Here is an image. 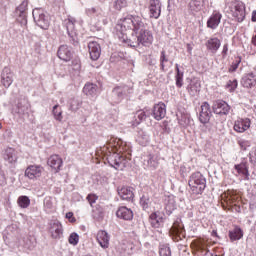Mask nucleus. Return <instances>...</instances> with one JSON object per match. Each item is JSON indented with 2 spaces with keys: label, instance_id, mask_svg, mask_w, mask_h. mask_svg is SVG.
Segmentation results:
<instances>
[{
  "label": "nucleus",
  "instance_id": "obj_13",
  "mask_svg": "<svg viewBox=\"0 0 256 256\" xmlns=\"http://www.w3.org/2000/svg\"><path fill=\"white\" fill-rule=\"evenodd\" d=\"M3 159L9 163V165H15L19 159V153L17 150H15V148L8 147L4 149Z\"/></svg>",
  "mask_w": 256,
  "mask_h": 256
},
{
  "label": "nucleus",
  "instance_id": "obj_55",
  "mask_svg": "<svg viewBox=\"0 0 256 256\" xmlns=\"http://www.w3.org/2000/svg\"><path fill=\"white\" fill-rule=\"evenodd\" d=\"M250 161H251V163L256 165V148H252V150L250 152Z\"/></svg>",
  "mask_w": 256,
  "mask_h": 256
},
{
  "label": "nucleus",
  "instance_id": "obj_57",
  "mask_svg": "<svg viewBox=\"0 0 256 256\" xmlns=\"http://www.w3.org/2000/svg\"><path fill=\"white\" fill-rule=\"evenodd\" d=\"M227 51H229V47L226 45L223 46L222 55L225 57L227 55Z\"/></svg>",
  "mask_w": 256,
  "mask_h": 256
},
{
  "label": "nucleus",
  "instance_id": "obj_4",
  "mask_svg": "<svg viewBox=\"0 0 256 256\" xmlns=\"http://www.w3.org/2000/svg\"><path fill=\"white\" fill-rule=\"evenodd\" d=\"M32 15L35 24L40 27V29H49V25H51V18L49 17V14L45 12V10L42 8H35L32 11Z\"/></svg>",
  "mask_w": 256,
  "mask_h": 256
},
{
  "label": "nucleus",
  "instance_id": "obj_41",
  "mask_svg": "<svg viewBox=\"0 0 256 256\" xmlns=\"http://www.w3.org/2000/svg\"><path fill=\"white\" fill-rule=\"evenodd\" d=\"M127 5H128L127 0H115L113 3V7L115 11H122V9H125Z\"/></svg>",
  "mask_w": 256,
  "mask_h": 256
},
{
  "label": "nucleus",
  "instance_id": "obj_33",
  "mask_svg": "<svg viewBox=\"0 0 256 256\" xmlns=\"http://www.w3.org/2000/svg\"><path fill=\"white\" fill-rule=\"evenodd\" d=\"M177 120L181 127H188V125L191 123V117L189 114H185L183 112H179L177 114Z\"/></svg>",
  "mask_w": 256,
  "mask_h": 256
},
{
  "label": "nucleus",
  "instance_id": "obj_62",
  "mask_svg": "<svg viewBox=\"0 0 256 256\" xmlns=\"http://www.w3.org/2000/svg\"><path fill=\"white\" fill-rule=\"evenodd\" d=\"M74 221H75V218H72V219H71V223H73Z\"/></svg>",
  "mask_w": 256,
  "mask_h": 256
},
{
  "label": "nucleus",
  "instance_id": "obj_39",
  "mask_svg": "<svg viewBox=\"0 0 256 256\" xmlns=\"http://www.w3.org/2000/svg\"><path fill=\"white\" fill-rule=\"evenodd\" d=\"M17 203L21 209H27L31 205V200L27 196H20Z\"/></svg>",
  "mask_w": 256,
  "mask_h": 256
},
{
  "label": "nucleus",
  "instance_id": "obj_10",
  "mask_svg": "<svg viewBox=\"0 0 256 256\" xmlns=\"http://www.w3.org/2000/svg\"><path fill=\"white\" fill-rule=\"evenodd\" d=\"M57 55L61 61H65L67 63L73 59V48L66 44L61 45L58 48Z\"/></svg>",
  "mask_w": 256,
  "mask_h": 256
},
{
  "label": "nucleus",
  "instance_id": "obj_2",
  "mask_svg": "<svg viewBox=\"0 0 256 256\" xmlns=\"http://www.w3.org/2000/svg\"><path fill=\"white\" fill-rule=\"evenodd\" d=\"M102 153L107 157L111 167L123 171V168L127 165V155H131V143L112 137L102 148Z\"/></svg>",
  "mask_w": 256,
  "mask_h": 256
},
{
  "label": "nucleus",
  "instance_id": "obj_17",
  "mask_svg": "<svg viewBox=\"0 0 256 256\" xmlns=\"http://www.w3.org/2000/svg\"><path fill=\"white\" fill-rule=\"evenodd\" d=\"M49 231L52 239H61L63 237V225L57 220L50 223Z\"/></svg>",
  "mask_w": 256,
  "mask_h": 256
},
{
  "label": "nucleus",
  "instance_id": "obj_49",
  "mask_svg": "<svg viewBox=\"0 0 256 256\" xmlns=\"http://www.w3.org/2000/svg\"><path fill=\"white\" fill-rule=\"evenodd\" d=\"M147 165L148 167H153L154 169L157 167L158 162H157V159H155V156L153 155L148 156Z\"/></svg>",
  "mask_w": 256,
  "mask_h": 256
},
{
  "label": "nucleus",
  "instance_id": "obj_31",
  "mask_svg": "<svg viewBox=\"0 0 256 256\" xmlns=\"http://www.w3.org/2000/svg\"><path fill=\"white\" fill-rule=\"evenodd\" d=\"M203 8V0H191L188 4V9L190 13L195 14L199 13Z\"/></svg>",
  "mask_w": 256,
  "mask_h": 256
},
{
  "label": "nucleus",
  "instance_id": "obj_19",
  "mask_svg": "<svg viewBox=\"0 0 256 256\" xmlns=\"http://www.w3.org/2000/svg\"><path fill=\"white\" fill-rule=\"evenodd\" d=\"M165 222V214L159 211L154 212L150 215V223L154 229H159V227H163V223Z\"/></svg>",
  "mask_w": 256,
  "mask_h": 256
},
{
  "label": "nucleus",
  "instance_id": "obj_28",
  "mask_svg": "<svg viewBox=\"0 0 256 256\" xmlns=\"http://www.w3.org/2000/svg\"><path fill=\"white\" fill-rule=\"evenodd\" d=\"M47 163L49 167L54 169V171H59L61 169V165H63V159H61L59 155H52L49 157Z\"/></svg>",
  "mask_w": 256,
  "mask_h": 256
},
{
  "label": "nucleus",
  "instance_id": "obj_1",
  "mask_svg": "<svg viewBox=\"0 0 256 256\" xmlns=\"http://www.w3.org/2000/svg\"><path fill=\"white\" fill-rule=\"evenodd\" d=\"M119 40L129 47H149L153 45V33L147 30L141 16H127L116 25Z\"/></svg>",
  "mask_w": 256,
  "mask_h": 256
},
{
  "label": "nucleus",
  "instance_id": "obj_23",
  "mask_svg": "<svg viewBox=\"0 0 256 256\" xmlns=\"http://www.w3.org/2000/svg\"><path fill=\"white\" fill-rule=\"evenodd\" d=\"M116 217L124 221H131V219H133V210L122 206L116 211Z\"/></svg>",
  "mask_w": 256,
  "mask_h": 256
},
{
  "label": "nucleus",
  "instance_id": "obj_25",
  "mask_svg": "<svg viewBox=\"0 0 256 256\" xmlns=\"http://www.w3.org/2000/svg\"><path fill=\"white\" fill-rule=\"evenodd\" d=\"M165 211L167 215H171L175 211L177 204L175 202V196L169 195L164 199Z\"/></svg>",
  "mask_w": 256,
  "mask_h": 256
},
{
  "label": "nucleus",
  "instance_id": "obj_14",
  "mask_svg": "<svg viewBox=\"0 0 256 256\" xmlns=\"http://www.w3.org/2000/svg\"><path fill=\"white\" fill-rule=\"evenodd\" d=\"M211 115V105H209L207 102H203L199 114L200 123H203V125L209 123L211 120Z\"/></svg>",
  "mask_w": 256,
  "mask_h": 256
},
{
  "label": "nucleus",
  "instance_id": "obj_34",
  "mask_svg": "<svg viewBox=\"0 0 256 256\" xmlns=\"http://www.w3.org/2000/svg\"><path fill=\"white\" fill-rule=\"evenodd\" d=\"M199 91H201V82L199 81H191L190 85L188 86V92L192 97L195 95H199Z\"/></svg>",
  "mask_w": 256,
  "mask_h": 256
},
{
  "label": "nucleus",
  "instance_id": "obj_32",
  "mask_svg": "<svg viewBox=\"0 0 256 256\" xmlns=\"http://www.w3.org/2000/svg\"><path fill=\"white\" fill-rule=\"evenodd\" d=\"M83 93L87 95V97H96L97 96V84L87 83L83 87Z\"/></svg>",
  "mask_w": 256,
  "mask_h": 256
},
{
  "label": "nucleus",
  "instance_id": "obj_45",
  "mask_svg": "<svg viewBox=\"0 0 256 256\" xmlns=\"http://www.w3.org/2000/svg\"><path fill=\"white\" fill-rule=\"evenodd\" d=\"M237 85H238L237 79L229 80L226 84V89H228L230 93H233V91L237 89Z\"/></svg>",
  "mask_w": 256,
  "mask_h": 256
},
{
  "label": "nucleus",
  "instance_id": "obj_11",
  "mask_svg": "<svg viewBox=\"0 0 256 256\" xmlns=\"http://www.w3.org/2000/svg\"><path fill=\"white\" fill-rule=\"evenodd\" d=\"M161 0H150L148 9L149 15L152 19H159L161 17Z\"/></svg>",
  "mask_w": 256,
  "mask_h": 256
},
{
  "label": "nucleus",
  "instance_id": "obj_43",
  "mask_svg": "<svg viewBox=\"0 0 256 256\" xmlns=\"http://www.w3.org/2000/svg\"><path fill=\"white\" fill-rule=\"evenodd\" d=\"M240 64H241V57H236L228 69L229 73H235V71L239 69Z\"/></svg>",
  "mask_w": 256,
  "mask_h": 256
},
{
  "label": "nucleus",
  "instance_id": "obj_52",
  "mask_svg": "<svg viewBox=\"0 0 256 256\" xmlns=\"http://www.w3.org/2000/svg\"><path fill=\"white\" fill-rule=\"evenodd\" d=\"M72 67L74 71H81V61L79 59H75L72 61Z\"/></svg>",
  "mask_w": 256,
  "mask_h": 256
},
{
  "label": "nucleus",
  "instance_id": "obj_36",
  "mask_svg": "<svg viewBox=\"0 0 256 256\" xmlns=\"http://www.w3.org/2000/svg\"><path fill=\"white\" fill-rule=\"evenodd\" d=\"M171 235H181L183 233V224L181 219L176 220L170 228Z\"/></svg>",
  "mask_w": 256,
  "mask_h": 256
},
{
  "label": "nucleus",
  "instance_id": "obj_58",
  "mask_svg": "<svg viewBox=\"0 0 256 256\" xmlns=\"http://www.w3.org/2000/svg\"><path fill=\"white\" fill-rule=\"evenodd\" d=\"M0 185H7V180H5V176H2L1 180H0Z\"/></svg>",
  "mask_w": 256,
  "mask_h": 256
},
{
  "label": "nucleus",
  "instance_id": "obj_24",
  "mask_svg": "<svg viewBox=\"0 0 256 256\" xmlns=\"http://www.w3.org/2000/svg\"><path fill=\"white\" fill-rule=\"evenodd\" d=\"M118 195L123 199V201H131L135 194L133 193V188L129 186H123L122 188H118Z\"/></svg>",
  "mask_w": 256,
  "mask_h": 256
},
{
  "label": "nucleus",
  "instance_id": "obj_16",
  "mask_svg": "<svg viewBox=\"0 0 256 256\" xmlns=\"http://www.w3.org/2000/svg\"><path fill=\"white\" fill-rule=\"evenodd\" d=\"M251 127V119L249 118H238L234 122V131L236 133H245Z\"/></svg>",
  "mask_w": 256,
  "mask_h": 256
},
{
  "label": "nucleus",
  "instance_id": "obj_35",
  "mask_svg": "<svg viewBox=\"0 0 256 256\" xmlns=\"http://www.w3.org/2000/svg\"><path fill=\"white\" fill-rule=\"evenodd\" d=\"M136 141L139 145H142V147H146V145H149L150 141L149 134L143 131L138 132Z\"/></svg>",
  "mask_w": 256,
  "mask_h": 256
},
{
  "label": "nucleus",
  "instance_id": "obj_8",
  "mask_svg": "<svg viewBox=\"0 0 256 256\" xmlns=\"http://www.w3.org/2000/svg\"><path fill=\"white\" fill-rule=\"evenodd\" d=\"M212 109L216 115H229L231 106L223 100H217L213 103Z\"/></svg>",
  "mask_w": 256,
  "mask_h": 256
},
{
  "label": "nucleus",
  "instance_id": "obj_38",
  "mask_svg": "<svg viewBox=\"0 0 256 256\" xmlns=\"http://www.w3.org/2000/svg\"><path fill=\"white\" fill-rule=\"evenodd\" d=\"M176 67V87H183V71L179 69V64H175Z\"/></svg>",
  "mask_w": 256,
  "mask_h": 256
},
{
  "label": "nucleus",
  "instance_id": "obj_3",
  "mask_svg": "<svg viewBox=\"0 0 256 256\" xmlns=\"http://www.w3.org/2000/svg\"><path fill=\"white\" fill-rule=\"evenodd\" d=\"M188 185L193 195H203V191L207 187V179L201 172H196L190 176Z\"/></svg>",
  "mask_w": 256,
  "mask_h": 256
},
{
  "label": "nucleus",
  "instance_id": "obj_61",
  "mask_svg": "<svg viewBox=\"0 0 256 256\" xmlns=\"http://www.w3.org/2000/svg\"><path fill=\"white\" fill-rule=\"evenodd\" d=\"M0 129H3V124L0 123Z\"/></svg>",
  "mask_w": 256,
  "mask_h": 256
},
{
  "label": "nucleus",
  "instance_id": "obj_18",
  "mask_svg": "<svg viewBox=\"0 0 256 256\" xmlns=\"http://www.w3.org/2000/svg\"><path fill=\"white\" fill-rule=\"evenodd\" d=\"M1 83H2L3 87H5L6 89H9V87H11V85H13V72H11V68L5 67L2 70Z\"/></svg>",
  "mask_w": 256,
  "mask_h": 256
},
{
  "label": "nucleus",
  "instance_id": "obj_59",
  "mask_svg": "<svg viewBox=\"0 0 256 256\" xmlns=\"http://www.w3.org/2000/svg\"><path fill=\"white\" fill-rule=\"evenodd\" d=\"M252 21L253 23H256V10L252 11Z\"/></svg>",
  "mask_w": 256,
  "mask_h": 256
},
{
  "label": "nucleus",
  "instance_id": "obj_30",
  "mask_svg": "<svg viewBox=\"0 0 256 256\" xmlns=\"http://www.w3.org/2000/svg\"><path fill=\"white\" fill-rule=\"evenodd\" d=\"M229 238L232 243L233 241H239L240 239H243V230L241 227L235 226L234 229L230 230Z\"/></svg>",
  "mask_w": 256,
  "mask_h": 256
},
{
  "label": "nucleus",
  "instance_id": "obj_60",
  "mask_svg": "<svg viewBox=\"0 0 256 256\" xmlns=\"http://www.w3.org/2000/svg\"><path fill=\"white\" fill-rule=\"evenodd\" d=\"M66 219H73V212L66 213Z\"/></svg>",
  "mask_w": 256,
  "mask_h": 256
},
{
  "label": "nucleus",
  "instance_id": "obj_54",
  "mask_svg": "<svg viewBox=\"0 0 256 256\" xmlns=\"http://www.w3.org/2000/svg\"><path fill=\"white\" fill-rule=\"evenodd\" d=\"M98 197L95 194H89L87 196V201L89 202V204L91 205V207H93V203H95L97 201Z\"/></svg>",
  "mask_w": 256,
  "mask_h": 256
},
{
  "label": "nucleus",
  "instance_id": "obj_15",
  "mask_svg": "<svg viewBox=\"0 0 256 256\" xmlns=\"http://www.w3.org/2000/svg\"><path fill=\"white\" fill-rule=\"evenodd\" d=\"M152 115L154 119H156V121H161V119H165V116L167 115V106L165 105V103L160 102L154 105Z\"/></svg>",
  "mask_w": 256,
  "mask_h": 256
},
{
  "label": "nucleus",
  "instance_id": "obj_29",
  "mask_svg": "<svg viewBox=\"0 0 256 256\" xmlns=\"http://www.w3.org/2000/svg\"><path fill=\"white\" fill-rule=\"evenodd\" d=\"M234 169L237 171L238 175L244 176L245 181H249V166H247V162L234 165Z\"/></svg>",
  "mask_w": 256,
  "mask_h": 256
},
{
  "label": "nucleus",
  "instance_id": "obj_27",
  "mask_svg": "<svg viewBox=\"0 0 256 256\" xmlns=\"http://www.w3.org/2000/svg\"><path fill=\"white\" fill-rule=\"evenodd\" d=\"M241 84L243 87H246L247 89H251V87H255L256 85V74L248 73L246 74L241 81Z\"/></svg>",
  "mask_w": 256,
  "mask_h": 256
},
{
  "label": "nucleus",
  "instance_id": "obj_53",
  "mask_svg": "<svg viewBox=\"0 0 256 256\" xmlns=\"http://www.w3.org/2000/svg\"><path fill=\"white\" fill-rule=\"evenodd\" d=\"M149 114H147V112L140 110L136 113L137 118L139 119V121H145V119H147Z\"/></svg>",
  "mask_w": 256,
  "mask_h": 256
},
{
  "label": "nucleus",
  "instance_id": "obj_42",
  "mask_svg": "<svg viewBox=\"0 0 256 256\" xmlns=\"http://www.w3.org/2000/svg\"><path fill=\"white\" fill-rule=\"evenodd\" d=\"M159 255L160 256H171V248L169 247V244L160 245Z\"/></svg>",
  "mask_w": 256,
  "mask_h": 256
},
{
  "label": "nucleus",
  "instance_id": "obj_20",
  "mask_svg": "<svg viewBox=\"0 0 256 256\" xmlns=\"http://www.w3.org/2000/svg\"><path fill=\"white\" fill-rule=\"evenodd\" d=\"M88 49L90 54V59L92 61H97L101 57V45L98 42L92 41L88 43Z\"/></svg>",
  "mask_w": 256,
  "mask_h": 256
},
{
  "label": "nucleus",
  "instance_id": "obj_50",
  "mask_svg": "<svg viewBox=\"0 0 256 256\" xmlns=\"http://www.w3.org/2000/svg\"><path fill=\"white\" fill-rule=\"evenodd\" d=\"M81 107V104L79 103V100L72 99L70 100V109L71 111H77Z\"/></svg>",
  "mask_w": 256,
  "mask_h": 256
},
{
  "label": "nucleus",
  "instance_id": "obj_44",
  "mask_svg": "<svg viewBox=\"0 0 256 256\" xmlns=\"http://www.w3.org/2000/svg\"><path fill=\"white\" fill-rule=\"evenodd\" d=\"M59 109V105H55L53 107V110H52V113H53V116H54V119H56V121H63V112L57 110Z\"/></svg>",
  "mask_w": 256,
  "mask_h": 256
},
{
  "label": "nucleus",
  "instance_id": "obj_46",
  "mask_svg": "<svg viewBox=\"0 0 256 256\" xmlns=\"http://www.w3.org/2000/svg\"><path fill=\"white\" fill-rule=\"evenodd\" d=\"M238 145L242 149V151H247L249 147H251V141L245 140V139H240L238 140Z\"/></svg>",
  "mask_w": 256,
  "mask_h": 256
},
{
  "label": "nucleus",
  "instance_id": "obj_26",
  "mask_svg": "<svg viewBox=\"0 0 256 256\" xmlns=\"http://www.w3.org/2000/svg\"><path fill=\"white\" fill-rule=\"evenodd\" d=\"M219 47H221V40H219L217 37L210 38L206 42V48L211 53H217V51H219Z\"/></svg>",
  "mask_w": 256,
  "mask_h": 256
},
{
  "label": "nucleus",
  "instance_id": "obj_22",
  "mask_svg": "<svg viewBox=\"0 0 256 256\" xmlns=\"http://www.w3.org/2000/svg\"><path fill=\"white\" fill-rule=\"evenodd\" d=\"M96 240L102 249H109L110 237L109 233H107L105 230L98 231Z\"/></svg>",
  "mask_w": 256,
  "mask_h": 256
},
{
  "label": "nucleus",
  "instance_id": "obj_56",
  "mask_svg": "<svg viewBox=\"0 0 256 256\" xmlns=\"http://www.w3.org/2000/svg\"><path fill=\"white\" fill-rule=\"evenodd\" d=\"M44 205H45V207H47V209H51V207H52L51 200L50 199H45L44 200Z\"/></svg>",
  "mask_w": 256,
  "mask_h": 256
},
{
  "label": "nucleus",
  "instance_id": "obj_9",
  "mask_svg": "<svg viewBox=\"0 0 256 256\" xmlns=\"http://www.w3.org/2000/svg\"><path fill=\"white\" fill-rule=\"evenodd\" d=\"M29 7V1L23 0L22 3L16 8V14L18 15V21L21 25H27V8Z\"/></svg>",
  "mask_w": 256,
  "mask_h": 256
},
{
  "label": "nucleus",
  "instance_id": "obj_40",
  "mask_svg": "<svg viewBox=\"0 0 256 256\" xmlns=\"http://www.w3.org/2000/svg\"><path fill=\"white\" fill-rule=\"evenodd\" d=\"M140 205L144 210L149 209V205H151V198H149L148 194L142 195L140 198Z\"/></svg>",
  "mask_w": 256,
  "mask_h": 256
},
{
  "label": "nucleus",
  "instance_id": "obj_7",
  "mask_svg": "<svg viewBox=\"0 0 256 256\" xmlns=\"http://www.w3.org/2000/svg\"><path fill=\"white\" fill-rule=\"evenodd\" d=\"M43 171H45V169L41 165H30L25 170V177H28V179H31L32 181H36L43 175Z\"/></svg>",
  "mask_w": 256,
  "mask_h": 256
},
{
  "label": "nucleus",
  "instance_id": "obj_48",
  "mask_svg": "<svg viewBox=\"0 0 256 256\" xmlns=\"http://www.w3.org/2000/svg\"><path fill=\"white\" fill-rule=\"evenodd\" d=\"M68 241L70 245H77L79 243V234L73 232L72 234H70Z\"/></svg>",
  "mask_w": 256,
  "mask_h": 256
},
{
  "label": "nucleus",
  "instance_id": "obj_51",
  "mask_svg": "<svg viewBox=\"0 0 256 256\" xmlns=\"http://www.w3.org/2000/svg\"><path fill=\"white\" fill-rule=\"evenodd\" d=\"M99 13V8H87L86 9V15H88V17H93V15H98Z\"/></svg>",
  "mask_w": 256,
  "mask_h": 256
},
{
  "label": "nucleus",
  "instance_id": "obj_6",
  "mask_svg": "<svg viewBox=\"0 0 256 256\" xmlns=\"http://www.w3.org/2000/svg\"><path fill=\"white\" fill-rule=\"evenodd\" d=\"M68 36L73 41V45H77V30L75 29V23L77 20L73 16H68V18L64 21Z\"/></svg>",
  "mask_w": 256,
  "mask_h": 256
},
{
  "label": "nucleus",
  "instance_id": "obj_37",
  "mask_svg": "<svg viewBox=\"0 0 256 256\" xmlns=\"http://www.w3.org/2000/svg\"><path fill=\"white\" fill-rule=\"evenodd\" d=\"M17 113L19 115H25V113H27V111H29V102H27V100H22L21 102H19L17 104Z\"/></svg>",
  "mask_w": 256,
  "mask_h": 256
},
{
  "label": "nucleus",
  "instance_id": "obj_21",
  "mask_svg": "<svg viewBox=\"0 0 256 256\" xmlns=\"http://www.w3.org/2000/svg\"><path fill=\"white\" fill-rule=\"evenodd\" d=\"M223 19V15L219 11H214L207 21L208 29H217Z\"/></svg>",
  "mask_w": 256,
  "mask_h": 256
},
{
  "label": "nucleus",
  "instance_id": "obj_47",
  "mask_svg": "<svg viewBox=\"0 0 256 256\" xmlns=\"http://www.w3.org/2000/svg\"><path fill=\"white\" fill-rule=\"evenodd\" d=\"M169 59L167 58V55L165 54V50L161 52L160 55V67L162 71H165V63H167Z\"/></svg>",
  "mask_w": 256,
  "mask_h": 256
},
{
  "label": "nucleus",
  "instance_id": "obj_12",
  "mask_svg": "<svg viewBox=\"0 0 256 256\" xmlns=\"http://www.w3.org/2000/svg\"><path fill=\"white\" fill-rule=\"evenodd\" d=\"M129 91L128 86H118L115 87L112 91V101L116 105L125 99V95H127V92Z\"/></svg>",
  "mask_w": 256,
  "mask_h": 256
},
{
  "label": "nucleus",
  "instance_id": "obj_5",
  "mask_svg": "<svg viewBox=\"0 0 256 256\" xmlns=\"http://www.w3.org/2000/svg\"><path fill=\"white\" fill-rule=\"evenodd\" d=\"M229 10L232 17H234L238 23H243V21H245V4L242 1H232L229 5Z\"/></svg>",
  "mask_w": 256,
  "mask_h": 256
}]
</instances>
